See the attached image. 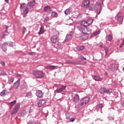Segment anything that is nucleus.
<instances>
[{
  "mask_svg": "<svg viewBox=\"0 0 124 124\" xmlns=\"http://www.w3.org/2000/svg\"><path fill=\"white\" fill-rule=\"evenodd\" d=\"M74 121H75V119H74V118H72L70 119V122H74Z\"/></svg>",
  "mask_w": 124,
  "mask_h": 124,
  "instance_id": "obj_38",
  "label": "nucleus"
},
{
  "mask_svg": "<svg viewBox=\"0 0 124 124\" xmlns=\"http://www.w3.org/2000/svg\"><path fill=\"white\" fill-rule=\"evenodd\" d=\"M73 36V32H70L69 34H68L66 36L65 41H66L67 39H70Z\"/></svg>",
  "mask_w": 124,
  "mask_h": 124,
  "instance_id": "obj_19",
  "label": "nucleus"
},
{
  "mask_svg": "<svg viewBox=\"0 0 124 124\" xmlns=\"http://www.w3.org/2000/svg\"><path fill=\"white\" fill-rule=\"evenodd\" d=\"M13 81H14V78H12L10 79V83L11 84H12V83H13Z\"/></svg>",
  "mask_w": 124,
  "mask_h": 124,
  "instance_id": "obj_34",
  "label": "nucleus"
},
{
  "mask_svg": "<svg viewBox=\"0 0 124 124\" xmlns=\"http://www.w3.org/2000/svg\"><path fill=\"white\" fill-rule=\"evenodd\" d=\"M26 31H27V29H26V28L24 27L23 28V33H25V32H26Z\"/></svg>",
  "mask_w": 124,
  "mask_h": 124,
  "instance_id": "obj_36",
  "label": "nucleus"
},
{
  "mask_svg": "<svg viewBox=\"0 0 124 124\" xmlns=\"http://www.w3.org/2000/svg\"><path fill=\"white\" fill-rule=\"evenodd\" d=\"M90 101V98L89 97H86L81 99L80 101V105L81 106H86V105L89 103Z\"/></svg>",
  "mask_w": 124,
  "mask_h": 124,
  "instance_id": "obj_3",
  "label": "nucleus"
},
{
  "mask_svg": "<svg viewBox=\"0 0 124 124\" xmlns=\"http://www.w3.org/2000/svg\"><path fill=\"white\" fill-rule=\"evenodd\" d=\"M16 77H21V75L17 74H16Z\"/></svg>",
  "mask_w": 124,
  "mask_h": 124,
  "instance_id": "obj_42",
  "label": "nucleus"
},
{
  "mask_svg": "<svg viewBox=\"0 0 124 124\" xmlns=\"http://www.w3.org/2000/svg\"><path fill=\"white\" fill-rule=\"evenodd\" d=\"M123 46H124V45H123V44H121L120 46V48L123 47Z\"/></svg>",
  "mask_w": 124,
  "mask_h": 124,
  "instance_id": "obj_44",
  "label": "nucleus"
},
{
  "mask_svg": "<svg viewBox=\"0 0 124 124\" xmlns=\"http://www.w3.org/2000/svg\"><path fill=\"white\" fill-rule=\"evenodd\" d=\"M10 44H11L12 45L13 44V43H12V42H11L10 43Z\"/></svg>",
  "mask_w": 124,
  "mask_h": 124,
  "instance_id": "obj_49",
  "label": "nucleus"
},
{
  "mask_svg": "<svg viewBox=\"0 0 124 124\" xmlns=\"http://www.w3.org/2000/svg\"><path fill=\"white\" fill-rule=\"evenodd\" d=\"M117 17L118 21H119V22H122V21H123V17H122L121 12H119L117 14Z\"/></svg>",
  "mask_w": 124,
  "mask_h": 124,
  "instance_id": "obj_17",
  "label": "nucleus"
},
{
  "mask_svg": "<svg viewBox=\"0 0 124 124\" xmlns=\"http://www.w3.org/2000/svg\"><path fill=\"white\" fill-rule=\"evenodd\" d=\"M84 49H85V46H78L77 47V50L78 51H82Z\"/></svg>",
  "mask_w": 124,
  "mask_h": 124,
  "instance_id": "obj_26",
  "label": "nucleus"
},
{
  "mask_svg": "<svg viewBox=\"0 0 124 124\" xmlns=\"http://www.w3.org/2000/svg\"><path fill=\"white\" fill-rule=\"evenodd\" d=\"M82 6L88 8L90 7V0H84L82 3Z\"/></svg>",
  "mask_w": 124,
  "mask_h": 124,
  "instance_id": "obj_8",
  "label": "nucleus"
},
{
  "mask_svg": "<svg viewBox=\"0 0 124 124\" xmlns=\"http://www.w3.org/2000/svg\"><path fill=\"white\" fill-rule=\"evenodd\" d=\"M6 35V34H3V36L2 37V38H4V36Z\"/></svg>",
  "mask_w": 124,
  "mask_h": 124,
  "instance_id": "obj_45",
  "label": "nucleus"
},
{
  "mask_svg": "<svg viewBox=\"0 0 124 124\" xmlns=\"http://www.w3.org/2000/svg\"><path fill=\"white\" fill-rule=\"evenodd\" d=\"M20 86V79L16 82L14 84V87L15 88H18Z\"/></svg>",
  "mask_w": 124,
  "mask_h": 124,
  "instance_id": "obj_21",
  "label": "nucleus"
},
{
  "mask_svg": "<svg viewBox=\"0 0 124 124\" xmlns=\"http://www.w3.org/2000/svg\"><path fill=\"white\" fill-rule=\"evenodd\" d=\"M103 47V46H102V45H100V48H102Z\"/></svg>",
  "mask_w": 124,
  "mask_h": 124,
  "instance_id": "obj_48",
  "label": "nucleus"
},
{
  "mask_svg": "<svg viewBox=\"0 0 124 124\" xmlns=\"http://www.w3.org/2000/svg\"><path fill=\"white\" fill-rule=\"evenodd\" d=\"M0 75L3 76H5V75H6V73H5V72L4 71H2L0 73Z\"/></svg>",
  "mask_w": 124,
  "mask_h": 124,
  "instance_id": "obj_33",
  "label": "nucleus"
},
{
  "mask_svg": "<svg viewBox=\"0 0 124 124\" xmlns=\"http://www.w3.org/2000/svg\"><path fill=\"white\" fill-rule=\"evenodd\" d=\"M15 104H16V100H15L13 102H11V103H9V106H10V110H11V109H12V107H13V106H14V105H15Z\"/></svg>",
  "mask_w": 124,
  "mask_h": 124,
  "instance_id": "obj_22",
  "label": "nucleus"
},
{
  "mask_svg": "<svg viewBox=\"0 0 124 124\" xmlns=\"http://www.w3.org/2000/svg\"><path fill=\"white\" fill-rule=\"evenodd\" d=\"M25 5H26V3H22L20 5V9H22V8H24L23 10V14L27 15V14H28V13H29V9H28V7H25Z\"/></svg>",
  "mask_w": 124,
  "mask_h": 124,
  "instance_id": "obj_5",
  "label": "nucleus"
},
{
  "mask_svg": "<svg viewBox=\"0 0 124 124\" xmlns=\"http://www.w3.org/2000/svg\"><path fill=\"white\" fill-rule=\"evenodd\" d=\"M122 44H123V45H124V41H123V42H122Z\"/></svg>",
  "mask_w": 124,
  "mask_h": 124,
  "instance_id": "obj_47",
  "label": "nucleus"
},
{
  "mask_svg": "<svg viewBox=\"0 0 124 124\" xmlns=\"http://www.w3.org/2000/svg\"><path fill=\"white\" fill-rule=\"evenodd\" d=\"M33 74L36 78L41 79V78H43V77H44L45 74L42 71L36 70L33 72Z\"/></svg>",
  "mask_w": 124,
  "mask_h": 124,
  "instance_id": "obj_2",
  "label": "nucleus"
},
{
  "mask_svg": "<svg viewBox=\"0 0 124 124\" xmlns=\"http://www.w3.org/2000/svg\"><path fill=\"white\" fill-rule=\"evenodd\" d=\"M36 95L38 96V97H39V98H42L43 97V93H42V91L41 90H38L36 92Z\"/></svg>",
  "mask_w": 124,
  "mask_h": 124,
  "instance_id": "obj_14",
  "label": "nucleus"
},
{
  "mask_svg": "<svg viewBox=\"0 0 124 124\" xmlns=\"http://www.w3.org/2000/svg\"><path fill=\"white\" fill-rule=\"evenodd\" d=\"M45 31H44V28L43 27H41L40 28V30L39 32H38V34L39 35L42 34V33H44Z\"/></svg>",
  "mask_w": 124,
  "mask_h": 124,
  "instance_id": "obj_25",
  "label": "nucleus"
},
{
  "mask_svg": "<svg viewBox=\"0 0 124 124\" xmlns=\"http://www.w3.org/2000/svg\"><path fill=\"white\" fill-rule=\"evenodd\" d=\"M121 105L123 107H124V100L122 102Z\"/></svg>",
  "mask_w": 124,
  "mask_h": 124,
  "instance_id": "obj_40",
  "label": "nucleus"
},
{
  "mask_svg": "<svg viewBox=\"0 0 124 124\" xmlns=\"http://www.w3.org/2000/svg\"><path fill=\"white\" fill-rule=\"evenodd\" d=\"M7 93V92L6 91V90H4L2 91V92L0 93V96H5V94H6Z\"/></svg>",
  "mask_w": 124,
  "mask_h": 124,
  "instance_id": "obj_24",
  "label": "nucleus"
},
{
  "mask_svg": "<svg viewBox=\"0 0 124 124\" xmlns=\"http://www.w3.org/2000/svg\"><path fill=\"white\" fill-rule=\"evenodd\" d=\"M79 95H78V94H76L74 97L73 101H74L75 102H77V101H79Z\"/></svg>",
  "mask_w": 124,
  "mask_h": 124,
  "instance_id": "obj_23",
  "label": "nucleus"
},
{
  "mask_svg": "<svg viewBox=\"0 0 124 124\" xmlns=\"http://www.w3.org/2000/svg\"><path fill=\"white\" fill-rule=\"evenodd\" d=\"M103 108V105H102V104H99V105H98L97 106V108H98V109H101V108Z\"/></svg>",
  "mask_w": 124,
  "mask_h": 124,
  "instance_id": "obj_29",
  "label": "nucleus"
},
{
  "mask_svg": "<svg viewBox=\"0 0 124 124\" xmlns=\"http://www.w3.org/2000/svg\"><path fill=\"white\" fill-rule=\"evenodd\" d=\"M7 46H8V44L7 43H4L2 46V49L4 52H5L7 50Z\"/></svg>",
  "mask_w": 124,
  "mask_h": 124,
  "instance_id": "obj_18",
  "label": "nucleus"
},
{
  "mask_svg": "<svg viewBox=\"0 0 124 124\" xmlns=\"http://www.w3.org/2000/svg\"><path fill=\"white\" fill-rule=\"evenodd\" d=\"M81 59L82 60V61H86V59L85 58H84V57H82Z\"/></svg>",
  "mask_w": 124,
  "mask_h": 124,
  "instance_id": "obj_39",
  "label": "nucleus"
},
{
  "mask_svg": "<svg viewBox=\"0 0 124 124\" xmlns=\"http://www.w3.org/2000/svg\"><path fill=\"white\" fill-rule=\"evenodd\" d=\"M66 88V86H62V87L59 89H57L55 92V93H62V92H63L64 90H65Z\"/></svg>",
  "mask_w": 124,
  "mask_h": 124,
  "instance_id": "obj_10",
  "label": "nucleus"
},
{
  "mask_svg": "<svg viewBox=\"0 0 124 124\" xmlns=\"http://www.w3.org/2000/svg\"><path fill=\"white\" fill-rule=\"evenodd\" d=\"M99 33H100V31H99L95 32L93 34V36H94V35H98V34H99Z\"/></svg>",
  "mask_w": 124,
  "mask_h": 124,
  "instance_id": "obj_31",
  "label": "nucleus"
},
{
  "mask_svg": "<svg viewBox=\"0 0 124 124\" xmlns=\"http://www.w3.org/2000/svg\"><path fill=\"white\" fill-rule=\"evenodd\" d=\"M44 11L45 12H46L47 13H51L52 11V9L51 8V7H50V6H45L44 8Z\"/></svg>",
  "mask_w": 124,
  "mask_h": 124,
  "instance_id": "obj_15",
  "label": "nucleus"
},
{
  "mask_svg": "<svg viewBox=\"0 0 124 124\" xmlns=\"http://www.w3.org/2000/svg\"><path fill=\"white\" fill-rule=\"evenodd\" d=\"M119 67V65L118 64H111L110 65V68L112 70V71H115L118 69Z\"/></svg>",
  "mask_w": 124,
  "mask_h": 124,
  "instance_id": "obj_11",
  "label": "nucleus"
},
{
  "mask_svg": "<svg viewBox=\"0 0 124 124\" xmlns=\"http://www.w3.org/2000/svg\"><path fill=\"white\" fill-rule=\"evenodd\" d=\"M0 63H1V65H4V64H5V63H4V62H0Z\"/></svg>",
  "mask_w": 124,
  "mask_h": 124,
  "instance_id": "obj_41",
  "label": "nucleus"
},
{
  "mask_svg": "<svg viewBox=\"0 0 124 124\" xmlns=\"http://www.w3.org/2000/svg\"><path fill=\"white\" fill-rule=\"evenodd\" d=\"M50 40L52 43L55 44L56 43H58L59 42V40H60V38L59 36L57 35H53L50 39Z\"/></svg>",
  "mask_w": 124,
  "mask_h": 124,
  "instance_id": "obj_6",
  "label": "nucleus"
},
{
  "mask_svg": "<svg viewBox=\"0 0 124 124\" xmlns=\"http://www.w3.org/2000/svg\"><path fill=\"white\" fill-rule=\"evenodd\" d=\"M45 68H46V69H47V70H54L55 69H57V66L49 65L45 67Z\"/></svg>",
  "mask_w": 124,
  "mask_h": 124,
  "instance_id": "obj_12",
  "label": "nucleus"
},
{
  "mask_svg": "<svg viewBox=\"0 0 124 124\" xmlns=\"http://www.w3.org/2000/svg\"><path fill=\"white\" fill-rule=\"evenodd\" d=\"M104 49L105 50L106 55H108V51H109V48L108 47H105Z\"/></svg>",
  "mask_w": 124,
  "mask_h": 124,
  "instance_id": "obj_32",
  "label": "nucleus"
},
{
  "mask_svg": "<svg viewBox=\"0 0 124 124\" xmlns=\"http://www.w3.org/2000/svg\"><path fill=\"white\" fill-rule=\"evenodd\" d=\"M20 103H17L15 107L14 108L11 114L12 116H14V115H16L18 111H19V109H20Z\"/></svg>",
  "mask_w": 124,
  "mask_h": 124,
  "instance_id": "obj_4",
  "label": "nucleus"
},
{
  "mask_svg": "<svg viewBox=\"0 0 124 124\" xmlns=\"http://www.w3.org/2000/svg\"><path fill=\"white\" fill-rule=\"evenodd\" d=\"M28 54H29V55H31V56H33V55H35V53L34 52H29Z\"/></svg>",
  "mask_w": 124,
  "mask_h": 124,
  "instance_id": "obj_37",
  "label": "nucleus"
},
{
  "mask_svg": "<svg viewBox=\"0 0 124 124\" xmlns=\"http://www.w3.org/2000/svg\"><path fill=\"white\" fill-rule=\"evenodd\" d=\"M108 41H111L112 39H113V37L111 35H109L108 37Z\"/></svg>",
  "mask_w": 124,
  "mask_h": 124,
  "instance_id": "obj_30",
  "label": "nucleus"
},
{
  "mask_svg": "<svg viewBox=\"0 0 124 124\" xmlns=\"http://www.w3.org/2000/svg\"><path fill=\"white\" fill-rule=\"evenodd\" d=\"M27 114V112L25 110L22 111V112L21 113V116H24L25 114Z\"/></svg>",
  "mask_w": 124,
  "mask_h": 124,
  "instance_id": "obj_35",
  "label": "nucleus"
},
{
  "mask_svg": "<svg viewBox=\"0 0 124 124\" xmlns=\"http://www.w3.org/2000/svg\"><path fill=\"white\" fill-rule=\"evenodd\" d=\"M64 13L66 15H69V14H70V9H67L64 11Z\"/></svg>",
  "mask_w": 124,
  "mask_h": 124,
  "instance_id": "obj_28",
  "label": "nucleus"
},
{
  "mask_svg": "<svg viewBox=\"0 0 124 124\" xmlns=\"http://www.w3.org/2000/svg\"><path fill=\"white\" fill-rule=\"evenodd\" d=\"M46 103V101L44 99L39 101L38 103V107H42Z\"/></svg>",
  "mask_w": 124,
  "mask_h": 124,
  "instance_id": "obj_13",
  "label": "nucleus"
},
{
  "mask_svg": "<svg viewBox=\"0 0 124 124\" xmlns=\"http://www.w3.org/2000/svg\"><path fill=\"white\" fill-rule=\"evenodd\" d=\"M51 16L53 18H56V17L58 16V14L56 12L53 11L51 13Z\"/></svg>",
  "mask_w": 124,
  "mask_h": 124,
  "instance_id": "obj_27",
  "label": "nucleus"
},
{
  "mask_svg": "<svg viewBox=\"0 0 124 124\" xmlns=\"http://www.w3.org/2000/svg\"><path fill=\"white\" fill-rule=\"evenodd\" d=\"M100 7V5H98V4H93L91 7V9L92 10H98Z\"/></svg>",
  "mask_w": 124,
  "mask_h": 124,
  "instance_id": "obj_9",
  "label": "nucleus"
},
{
  "mask_svg": "<svg viewBox=\"0 0 124 124\" xmlns=\"http://www.w3.org/2000/svg\"><path fill=\"white\" fill-rule=\"evenodd\" d=\"M35 0H32L27 3V7L33 9V7L35 5Z\"/></svg>",
  "mask_w": 124,
  "mask_h": 124,
  "instance_id": "obj_7",
  "label": "nucleus"
},
{
  "mask_svg": "<svg viewBox=\"0 0 124 124\" xmlns=\"http://www.w3.org/2000/svg\"><path fill=\"white\" fill-rule=\"evenodd\" d=\"M100 93H108V90H106V88L103 87L100 90Z\"/></svg>",
  "mask_w": 124,
  "mask_h": 124,
  "instance_id": "obj_20",
  "label": "nucleus"
},
{
  "mask_svg": "<svg viewBox=\"0 0 124 124\" xmlns=\"http://www.w3.org/2000/svg\"><path fill=\"white\" fill-rule=\"evenodd\" d=\"M12 46H13V45H12L11 46L12 47Z\"/></svg>",
  "mask_w": 124,
  "mask_h": 124,
  "instance_id": "obj_50",
  "label": "nucleus"
},
{
  "mask_svg": "<svg viewBox=\"0 0 124 124\" xmlns=\"http://www.w3.org/2000/svg\"><path fill=\"white\" fill-rule=\"evenodd\" d=\"M6 30L5 31V32H7V29H8V27L7 26L6 27Z\"/></svg>",
  "mask_w": 124,
  "mask_h": 124,
  "instance_id": "obj_43",
  "label": "nucleus"
},
{
  "mask_svg": "<svg viewBox=\"0 0 124 124\" xmlns=\"http://www.w3.org/2000/svg\"><path fill=\"white\" fill-rule=\"evenodd\" d=\"M94 20L93 18L88 19L87 20H83L81 22V25L78 26V29L81 31V37L86 39L90 34L92 33V30L90 28H87L88 26L92 25Z\"/></svg>",
  "mask_w": 124,
  "mask_h": 124,
  "instance_id": "obj_1",
  "label": "nucleus"
},
{
  "mask_svg": "<svg viewBox=\"0 0 124 124\" xmlns=\"http://www.w3.org/2000/svg\"><path fill=\"white\" fill-rule=\"evenodd\" d=\"M93 79L95 80V81H102L103 80V78L98 76L95 75L93 77Z\"/></svg>",
  "mask_w": 124,
  "mask_h": 124,
  "instance_id": "obj_16",
  "label": "nucleus"
},
{
  "mask_svg": "<svg viewBox=\"0 0 124 124\" xmlns=\"http://www.w3.org/2000/svg\"><path fill=\"white\" fill-rule=\"evenodd\" d=\"M5 1H6V2H9V0H5Z\"/></svg>",
  "mask_w": 124,
  "mask_h": 124,
  "instance_id": "obj_46",
  "label": "nucleus"
}]
</instances>
